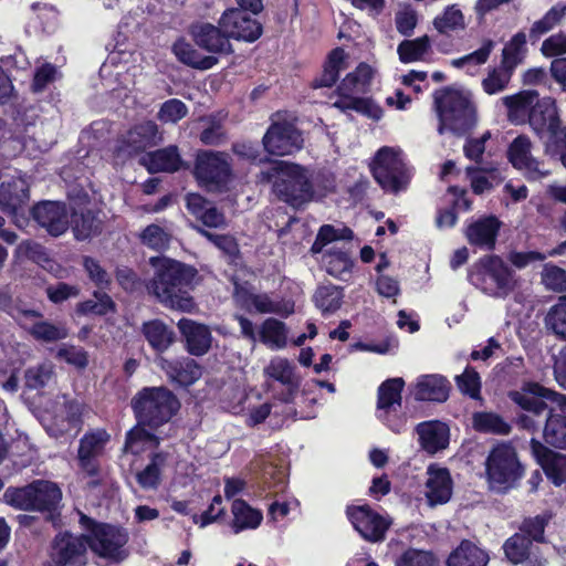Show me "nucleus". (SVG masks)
Listing matches in <instances>:
<instances>
[{"label":"nucleus","mask_w":566,"mask_h":566,"mask_svg":"<svg viewBox=\"0 0 566 566\" xmlns=\"http://www.w3.org/2000/svg\"><path fill=\"white\" fill-rule=\"evenodd\" d=\"M140 241L144 245L161 252L169 247L170 235L158 224H148L140 233Z\"/></svg>","instance_id":"obj_58"},{"label":"nucleus","mask_w":566,"mask_h":566,"mask_svg":"<svg viewBox=\"0 0 566 566\" xmlns=\"http://www.w3.org/2000/svg\"><path fill=\"white\" fill-rule=\"evenodd\" d=\"M3 496L6 502L14 509L52 513L62 500V491L54 482L34 480L24 486L8 488Z\"/></svg>","instance_id":"obj_9"},{"label":"nucleus","mask_w":566,"mask_h":566,"mask_svg":"<svg viewBox=\"0 0 566 566\" xmlns=\"http://www.w3.org/2000/svg\"><path fill=\"white\" fill-rule=\"evenodd\" d=\"M507 158L516 169L537 171L538 163L531 156V142L526 136H517L510 145Z\"/></svg>","instance_id":"obj_40"},{"label":"nucleus","mask_w":566,"mask_h":566,"mask_svg":"<svg viewBox=\"0 0 566 566\" xmlns=\"http://www.w3.org/2000/svg\"><path fill=\"white\" fill-rule=\"evenodd\" d=\"M219 24L227 33L228 40L253 43L263 34V25L252 14L242 9L229 8L219 18Z\"/></svg>","instance_id":"obj_16"},{"label":"nucleus","mask_w":566,"mask_h":566,"mask_svg":"<svg viewBox=\"0 0 566 566\" xmlns=\"http://www.w3.org/2000/svg\"><path fill=\"white\" fill-rule=\"evenodd\" d=\"M148 429V426L137 422L130 430L126 432L124 450L132 454L140 453L144 450L140 444L146 442L149 431Z\"/></svg>","instance_id":"obj_63"},{"label":"nucleus","mask_w":566,"mask_h":566,"mask_svg":"<svg viewBox=\"0 0 566 566\" xmlns=\"http://www.w3.org/2000/svg\"><path fill=\"white\" fill-rule=\"evenodd\" d=\"M22 321V327L35 339L43 343L62 340L69 336L67 328L61 324H53L49 321H38L28 326Z\"/></svg>","instance_id":"obj_47"},{"label":"nucleus","mask_w":566,"mask_h":566,"mask_svg":"<svg viewBox=\"0 0 566 566\" xmlns=\"http://www.w3.org/2000/svg\"><path fill=\"white\" fill-rule=\"evenodd\" d=\"M191 175L202 190L209 193H224L233 179L231 157L226 151L198 149Z\"/></svg>","instance_id":"obj_8"},{"label":"nucleus","mask_w":566,"mask_h":566,"mask_svg":"<svg viewBox=\"0 0 566 566\" xmlns=\"http://www.w3.org/2000/svg\"><path fill=\"white\" fill-rule=\"evenodd\" d=\"M471 279L478 287L491 296L505 297L515 289L514 272L496 254L481 258Z\"/></svg>","instance_id":"obj_10"},{"label":"nucleus","mask_w":566,"mask_h":566,"mask_svg":"<svg viewBox=\"0 0 566 566\" xmlns=\"http://www.w3.org/2000/svg\"><path fill=\"white\" fill-rule=\"evenodd\" d=\"M140 331L148 345L157 354L165 353L176 340L174 329L159 318L144 322Z\"/></svg>","instance_id":"obj_29"},{"label":"nucleus","mask_w":566,"mask_h":566,"mask_svg":"<svg viewBox=\"0 0 566 566\" xmlns=\"http://www.w3.org/2000/svg\"><path fill=\"white\" fill-rule=\"evenodd\" d=\"M551 516L536 515L533 517H525L521 525L518 534H523L531 539V544L546 543L545 528L548 525Z\"/></svg>","instance_id":"obj_55"},{"label":"nucleus","mask_w":566,"mask_h":566,"mask_svg":"<svg viewBox=\"0 0 566 566\" xmlns=\"http://www.w3.org/2000/svg\"><path fill=\"white\" fill-rule=\"evenodd\" d=\"M544 284L556 292L566 291V270L555 264L547 263L542 273Z\"/></svg>","instance_id":"obj_62"},{"label":"nucleus","mask_w":566,"mask_h":566,"mask_svg":"<svg viewBox=\"0 0 566 566\" xmlns=\"http://www.w3.org/2000/svg\"><path fill=\"white\" fill-rule=\"evenodd\" d=\"M507 560L513 565L526 563V566H545L547 560L536 554L531 539L523 534L515 533L503 544Z\"/></svg>","instance_id":"obj_25"},{"label":"nucleus","mask_w":566,"mask_h":566,"mask_svg":"<svg viewBox=\"0 0 566 566\" xmlns=\"http://www.w3.org/2000/svg\"><path fill=\"white\" fill-rule=\"evenodd\" d=\"M566 18V3L557 2L537 21H535L528 32L531 44H536L543 35L560 25Z\"/></svg>","instance_id":"obj_35"},{"label":"nucleus","mask_w":566,"mask_h":566,"mask_svg":"<svg viewBox=\"0 0 566 566\" xmlns=\"http://www.w3.org/2000/svg\"><path fill=\"white\" fill-rule=\"evenodd\" d=\"M346 516L354 530L370 543L385 541L386 534L392 524L389 517L382 516L369 504L348 505Z\"/></svg>","instance_id":"obj_14"},{"label":"nucleus","mask_w":566,"mask_h":566,"mask_svg":"<svg viewBox=\"0 0 566 566\" xmlns=\"http://www.w3.org/2000/svg\"><path fill=\"white\" fill-rule=\"evenodd\" d=\"M370 169L373 177L385 191L397 193L409 181L405 164L388 146L377 150Z\"/></svg>","instance_id":"obj_11"},{"label":"nucleus","mask_w":566,"mask_h":566,"mask_svg":"<svg viewBox=\"0 0 566 566\" xmlns=\"http://www.w3.org/2000/svg\"><path fill=\"white\" fill-rule=\"evenodd\" d=\"M405 380L400 377L388 378L377 389V409L381 411L378 418L395 433L406 430L405 415H391L395 407H401Z\"/></svg>","instance_id":"obj_15"},{"label":"nucleus","mask_w":566,"mask_h":566,"mask_svg":"<svg viewBox=\"0 0 566 566\" xmlns=\"http://www.w3.org/2000/svg\"><path fill=\"white\" fill-rule=\"evenodd\" d=\"M78 524L85 532L86 544L92 554L111 565L125 562L130 551L129 532L119 524L101 522L80 512Z\"/></svg>","instance_id":"obj_3"},{"label":"nucleus","mask_w":566,"mask_h":566,"mask_svg":"<svg viewBox=\"0 0 566 566\" xmlns=\"http://www.w3.org/2000/svg\"><path fill=\"white\" fill-rule=\"evenodd\" d=\"M526 43L525 32L518 31L515 33L504 45L500 64L515 72V69L524 61L527 53Z\"/></svg>","instance_id":"obj_45"},{"label":"nucleus","mask_w":566,"mask_h":566,"mask_svg":"<svg viewBox=\"0 0 566 566\" xmlns=\"http://www.w3.org/2000/svg\"><path fill=\"white\" fill-rule=\"evenodd\" d=\"M322 262L326 272L339 280L347 281L352 275L354 260L350 248L345 244L340 248L334 247L323 254Z\"/></svg>","instance_id":"obj_30"},{"label":"nucleus","mask_w":566,"mask_h":566,"mask_svg":"<svg viewBox=\"0 0 566 566\" xmlns=\"http://www.w3.org/2000/svg\"><path fill=\"white\" fill-rule=\"evenodd\" d=\"M233 522L232 528L234 533H240L243 530H255L260 526L263 520V514L260 510L251 507L248 502L242 499H237L232 503Z\"/></svg>","instance_id":"obj_38"},{"label":"nucleus","mask_w":566,"mask_h":566,"mask_svg":"<svg viewBox=\"0 0 566 566\" xmlns=\"http://www.w3.org/2000/svg\"><path fill=\"white\" fill-rule=\"evenodd\" d=\"M433 25L440 33H447L448 31L463 29V13L455 6H449L446 8L441 15L434 18Z\"/></svg>","instance_id":"obj_60"},{"label":"nucleus","mask_w":566,"mask_h":566,"mask_svg":"<svg viewBox=\"0 0 566 566\" xmlns=\"http://www.w3.org/2000/svg\"><path fill=\"white\" fill-rule=\"evenodd\" d=\"M553 409L547 411H539L535 413L533 411L520 410L513 418V423L520 429L525 430L530 433L537 432L542 426L545 424L547 417L553 416Z\"/></svg>","instance_id":"obj_57"},{"label":"nucleus","mask_w":566,"mask_h":566,"mask_svg":"<svg viewBox=\"0 0 566 566\" xmlns=\"http://www.w3.org/2000/svg\"><path fill=\"white\" fill-rule=\"evenodd\" d=\"M543 439L552 448L566 451V416L553 413L543 428Z\"/></svg>","instance_id":"obj_46"},{"label":"nucleus","mask_w":566,"mask_h":566,"mask_svg":"<svg viewBox=\"0 0 566 566\" xmlns=\"http://www.w3.org/2000/svg\"><path fill=\"white\" fill-rule=\"evenodd\" d=\"M32 219L52 237H60L69 229L67 208L61 201H41L31 209Z\"/></svg>","instance_id":"obj_19"},{"label":"nucleus","mask_w":566,"mask_h":566,"mask_svg":"<svg viewBox=\"0 0 566 566\" xmlns=\"http://www.w3.org/2000/svg\"><path fill=\"white\" fill-rule=\"evenodd\" d=\"M451 385L441 375H423L416 385L415 398L419 401L444 402L450 395Z\"/></svg>","instance_id":"obj_27"},{"label":"nucleus","mask_w":566,"mask_h":566,"mask_svg":"<svg viewBox=\"0 0 566 566\" xmlns=\"http://www.w3.org/2000/svg\"><path fill=\"white\" fill-rule=\"evenodd\" d=\"M56 357L77 369H85L88 365V354L83 347L65 345L57 350Z\"/></svg>","instance_id":"obj_64"},{"label":"nucleus","mask_w":566,"mask_h":566,"mask_svg":"<svg viewBox=\"0 0 566 566\" xmlns=\"http://www.w3.org/2000/svg\"><path fill=\"white\" fill-rule=\"evenodd\" d=\"M149 264L155 272L147 284L148 292L166 307L191 312L196 306L191 292L197 284L198 270L167 256H151Z\"/></svg>","instance_id":"obj_2"},{"label":"nucleus","mask_w":566,"mask_h":566,"mask_svg":"<svg viewBox=\"0 0 566 566\" xmlns=\"http://www.w3.org/2000/svg\"><path fill=\"white\" fill-rule=\"evenodd\" d=\"M514 71L500 64L488 72L486 77L482 80V88L488 95H494L503 92L510 84Z\"/></svg>","instance_id":"obj_51"},{"label":"nucleus","mask_w":566,"mask_h":566,"mask_svg":"<svg viewBox=\"0 0 566 566\" xmlns=\"http://www.w3.org/2000/svg\"><path fill=\"white\" fill-rule=\"evenodd\" d=\"M172 52L179 62L200 71L210 70L219 62L217 56L200 53L191 43L182 38L172 44Z\"/></svg>","instance_id":"obj_32"},{"label":"nucleus","mask_w":566,"mask_h":566,"mask_svg":"<svg viewBox=\"0 0 566 566\" xmlns=\"http://www.w3.org/2000/svg\"><path fill=\"white\" fill-rule=\"evenodd\" d=\"M83 268L98 290H108L112 285L109 273L101 265L99 261L93 256L85 255L83 258Z\"/></svg>","instance_id":"obj_59"},{"label":"nucleus","mask_w":566,"mask_h":566,"mask_svg":"<svg viewBox=\"0 0 566 566\" xmlns=\"http://www.w3.org/2000/svg\"><path fill=\"white\" fill-rule=\"evenodd\" d=\"M185 339L187 352L192 356H202L211 347L212 335L210 328L190 318H180L177 324Z\"/></svg>","instance_id":"obj_23"},{"label":"nucleus","mask_w":566,"mask_h":566,"mask_svg":"<svg viewBox=\"0 0 566 566\" xmlns=\"http://www.w3.org/2000/svg\"><path fill=\"white\" fill-rule=\"evenodd\" d=\"M502 221L495 214L482 216L468 223L464 237L471 247L493 251L502 228Z\"/></svg>","instance_id":"obj_20"},{"label":"nucleus","mask_w":566,"mask_h":566,"mask_svg":"<svg viewBox=\"0 0 566 566\" xmlns=\"http://www.w3.org/2000/svg\"><path fill=\"white\" fill-rule=\"evenodd\" d=\"M102 210L93 206L70 212L69 227L77 241L90 240L103 232Z\"/></svg>","instance_id":"obj_22"},{"label":"nucleus","mask_w":566,"mask_h":566,"mask_svg":"<svg viewBox=\"0 0 566 566\" xmlns=\"http://www.w3.org/2000/svg\"><path fill=\"white\" fill-rule=\"evenodd\" d=\"M201 234L223 253L228 264L237 265L241 260L240 245L232 234H219L207 230H201Z\"/></svg>","instance_id":"obj_48"},{"label":"nucleus","mask_w":566,"mask_h":566,"mask_svg":"<svg viewBox=\"0 0 566 566\" xmlns=\"http://www.w3.org/2000/svg\"><path fill=\"white\" fill-rule=\"evenodd\" d=\"M188 33L193 43L210 55L233 53L232 44L219 23L214 25L210 22L197 21L190 24Z\"/></svg>","instance_id":"obj_18"},{"label":"nucleus","mask_w":566,"mask_h":566,"mask_svg":"<svg viewBox=\"0 0 566 566\" xmlns=\"http://www.w3.org/2000/svg\"><path fill=\"white\" fill-rule=\"evenodd\" d=\"M525 468L511 442L494 446L485 460V474L491 491L506 494L518 486Z\"/></svg>","instance_id":"obj_7"},{"label":"nucleus","mask_w":566,"mask_h":566,"mask_svg":"<svg viewBox=\"0 0 566 566\" xmlns=\"http://www.w3.org/2000/svg\"><path fill=\"white\" fill-rule=\"evenodd\" d=\"M130 407L138 423L157 430L180 409L177 396L165 386L143 387L132 398Z\"/></svg>","instance_id":"obj_5"},{"label":"nucleus","mask_w":566,"mask_h":566,"mask_svg":"<svg viewBox=\"0 0 566 566\" xmlns=\"http://www.w3.org/2000/svg\"><path fill=\"white\" fill-rule=\"evenodd\" d=\"M142 163L150 174H174L181 169L187 170L190 168L189 163L182 159L177 145H169L154 151H148L143 157Z\"/></svg>","instance_id":"obj_21"},{"label":"nucleus","mask_w":566,"mask_h":566,"mask_svg":"<svg viewBox=\"0 0 566 566\" xmlns=\"http://www.w3.org/2000/svg\"><path fill=\"white\" fill-rule=\"evenodd\" d=\"M170 378L182 387H189L201 377V367L192 358L172 360L168 365Z\"/></svg>","instance_id":"obj_42"},{"label":"nucleus","mask_w":566,"mask_h":566,"mask_svg":"<svg viewBox=\"0 0 566 566\" xmlns=\"http://www.w3.org/2000/svg\"><path fill=\"white\" fill-rule=\"evenodd\" d=\"M439 118L438 133L447 130L455 136L469 134L476 124V111L471 99L461 91L444 86L433 93Z\"/></svg>","instance_id":"obj_4"},{"label":"nucleus","mask_w":566,"mask_h":566,"mask_svg":"<svg viewBox=\"0 0 566 566\" xmlns=\"http://www.w3.org/2000/svg\"><path fill=\"white\" fill-rule=\"evenodd\" d=\"M507 398L524 411H547L551 409L548 402H552L566 412V395L546 388L537 381L523 382L518 390H510Z\"/></svg>","instance_id":"obj_12"},{"label":"nucleus","mask_w":566,"mask_h":566,"mask_svg":"<svg viewBox=\"0 0 566 566\" xmlns=\"http://www.w3.org/2000/svg\"><path fill=\"white\" fill-rule=\"evenodd\" d=\"M343 290L334 285L319 286L314 294V302L323 315L333 314L340 308Z\"/></svg>","instance_id":"obj_50"},{"label":"nucleus","mask_w":566,"mask_h":566,"mask_svg":"<svg viewBox=\"0 0 566 566\" xmlns=\"http://www.w3.org/2000/svg\"><path fill=\"white\" fill-rule=\"evenodd\" d=\"M172 52L179 62L200 71L210 70L219 62L217 56L200 53L191 43L182 38L172 44Z\"/></svg>","instance_id":"obj_31"},{"label":"nucleus","mask_w":566,"mask_h":566,"mask_svg":"<svg viewBox=\"0 0 566 566\" xmlns=\"http://www.w3.org/2000/svg\"><path fill=\"white\" fill-rule=\"evenodd\" d=\"M473 429L481 433L507 436L512 426L502 416L492 411H478L472 417Z\"/></svg>","instance_id":"obj_41"},{"label":"nucleus","mask_w":566,"mask_h":566,"mask_svg":"<svg viewBox=\"0 0 566 566\" xmlns=\"http://www.w3.org/2000/svg\"><path fill=\"white\" fill-rule=\"evenodd\" d=\"M0 310L9 314L19 325H22V321L43 317L40 311L23 308L7 293H0Z\"/></svg>","instance_id":"obj_56"},{"label":"nucleus","mask_w":566,"mask_h":566,"mask_svg":"<svg viewBox=\"0 0 566 566\" xmlns=\"http://www.w3.org/2000/svg\"><path fill=\"white\" fill-rule=\"evenodd\" d=\"M271 171L268 172V180L275 176L273 192L279 200L294 209H300L312 201L314 187L306 168L298 164L276 160Z\"/></svg>","instance_id":"obj_6"},{"label":"nucleus","mask_w":566,"mask_h":566,"mask_svg":"<svg viewBox=\"0 0 566 566\" xmlns=\"http://www.w3.org/2000/svg\"><path fill=\"white\" fill-rule=\"evenodd\" d=\"M188 212L208 228H219L224 224V214L218 210L205 196L198 192L186 195Z\"/></svg>","instance_id":"obj_26"},{"label":"nucleus","mask_w":566,"mask_h":566,"mask_svg":"<svg viewBox=\"0 0 566 566\" xmlns=\"http://www.w3.org/2000/svg\"><path fill=\"white\" fill-rule=\"evenodd\" d=\"M454 381L459 390L473 400H480L481 397V377L472 366L468 365L461 375L455 376Z\"/></svg>","instance_id":"obj_53"},{"label":"nucleus","mask_w":566,"mask_h":566,"mask_svg":"<svg viewBox=\"0 0 566 566\" xmlns=\"http://www.w3.org/2000/svg\"><path fill=\"white\" fill-rule=\"evenodd\" d=\"M29 200V189L21 180H10L0 184V208L15 212Z\"/></svg>","instance_id":"obj_36"},{"label":"nucleus","mask_w":566,"mask_h":566,"mask_svg":"<svg viewBox=\"0 0 566 566\" xmlns=\"http://www.w3.org/2000/svg\"><path fill=\"white\" fill-rule=\"evenodd\" d=\"M300 130L289 122H274L266 129L262 144L265 151L273 156H286L302 148Z\"/></svg>","instance_id":"obj_17"},{"label":"nucleus","mask_w":566,"mask_h":566,"mask_svg":"<svg viewBox=\"0 0 566 566\" xmlns=\"http://www.w3.org/2000/svg\"><path fill=\"white\" fill-rule=\"evenodd\" d=\"M157 133L158 127L151 120L137 124L128 130L126 144L135 153L144 151L153 146Z\"/></svg>","instance_id":"obj_43"},{"label":"nucleus","mask_w":566,"mask_h":566,"mask_svg":"<svg viewBox=\"0 0 566 566\" xmlns=\"http://www.w3.org/2000/svg\"><path fill=\"white\" fill-rule=\"evenodd\" d=\"M259 342L271 349L284 348L287 345L286 324L274 317L265 318L259 331Z\"/></svg>","instance_id":"obj_39"},{"label":"nucleus","mask_w":566,"mask_h":566,"mask_svg":"<svg viewBox=\"0 0 566 566\" xmlns=\"http://www.w3.org/2000/svg\"><path fill=\"white\" fill-rule=\"evenodd\" d=\"M431 48L430 39L427 34L413 40H403L398 44L397 52L401 63H411L422 60L423 55Z\"/></svg>","instance_id":"obj_49"},{"label":"nucleus","mask_w":566,"mask_h":566,"mask_svg":"<svg viewBox=\"0 0 566 566\" xmlns=\"http://www.w3.org/2000/svg\"><path fill=\"white\" fill-rule=\"evenodd\" d=\"M419 442L423 450L434 454L449 444V429L440 421H424L417 426Z\"/></svg>","instance_id":"obj_28"},{"label":"nucleus","mask_w":566,"mask_h":566,"mask_svg":"<svg viewBox=\"0 0 566 566\" xmlns=\"http://www.w3.org/2000/svg\"><path fill=\"white\" fill-rule=\"evenodd\" d=\"M87 549L84 531L80 535L61 531L51 541L49 557L54 566H86Z\"/></svg>","instance_id":"obj_13"},{"label":"nucleus","mask_w":566,"mask_h":566,"mask_svg":"<svg viewBox=\"0 0 566 566\" xmlns=\"http://www.w3.org/2000/svg\"><path fill=\"white\" fill-rule=\"evenodd\" d=\"M264 371L270 378L284 386L293 385L295 388L296 384H300V379L294 374V366L286 358L272 359Z\"/></svg>","instance_id":"obj_54"},{"label":"nucleus","mask_w":566,"mask_h":566,"mask_svg":"<svg viewBox=\"0 0 566 566\" xmlns=\"http://www.w3.org/2000/svg\"><path fill=\"white\" fill-rule=\"evenodd\" d=\"M427 473L426 486L428 491L426 496L428 503L432 506L448 503L453 491V481L449 469L430 464Z\"/></svg>","instance_id":"obj_24"},{"label":"nucleus","mask_w":566,"mask_h":566,"mask_svg":"<svg viewBox=\"0 0 566 566\" xmlns=\"http://www.w3.org/2000/svg\"><path fill=\"white\" fill-rule=\"evenodd\" d=\"M168 453L153 452L147 465L136 473V481L143 490H157L163 482V472L167 464Z\"/></svg>","instance_id":"obj_33"},{"label":"nucleus","mask_w":566,"mask_h":566,"mask_svg":"<svg viewBox=\"0 0 566 566\" xmlns=\"http://www.w3.org/2000/svg\"><path fill=\"white\" fill-rule=\"evenodd\" d=\"M93 297L95 300H85L76 304L75 311L78 315L105 316L116 312V303L105 290H95Z\"/></svg>","instance_id":"obj_44"},{"label":"nucleus","mask_w":566,"mask_h":566,"mask_svg":"<svg viewBox=\"0 0 566 566\" xmlns=\"http://www.w3.org/2000/svg\"><path fill=\"white\" fill-rule=\"evenodd\" d=\"M345 51L343 48L337 46L333 49L323 65V71L319 76L313 81L315 88L332 87L339 78V72L344 66Z\"/></svg>","instance_id":"obj_37"},{"label":"nucleus","mask_w":566,"mask_h":566,"mask_svg":"<svg viewBox=\"0 0 566 566\" xmlns=\"http://www.w3.org/2000/svg\"><path fill=\"white\" fill-rule=\"evenodd\" d=\"M107 440L108 434L105 430L86 432L80 440L77 453L97 457Z\"/></svg>","instance_id":"obj_61"},{"label":"nucleus","mask_w":566,"mask_h":566,"mask_svg":"<svg viewBox=\"0 0 566 566\" xmlns=\"http://www.w3.org/2000/svg\"><path fill=\"white\" fill-rule=\"evenodd\" d=\"M545 325L557 338L566 340V296H560L549 308L545 316Z\"/></svg>","instance_id":"obj_52"},{"label":"nucleus","mask_w":566,"mask_h":566,"mask_svg":"<svg viewBox=\"0 0 566 566\" xmlns=\"http://www.w3.org/2000/svg\"><path fill=\"white\" fill-rule=\"evenodd\" d=\"M509 116L526 119L533 133L544 145L545 154L563 155L566 151V124L560 116L556 98L539 97L535 90H524L503 97Z\"/></svg>","instance_id":"obj_1"},{"label":"nucleus","mask_w":566,"mask_h":566,"mask_svg":"<svg viewBox=\"0 0 566 566\" xmlns=\"http://www.w3.org/2000/svg\"><path fill=\"white\" fill-rule=\"evenodd\" d=\"M488 563V553L469 539L461 541L447 559V566H486Z\"/></svg>","instance_id":"obj_34"}]
</instances>
